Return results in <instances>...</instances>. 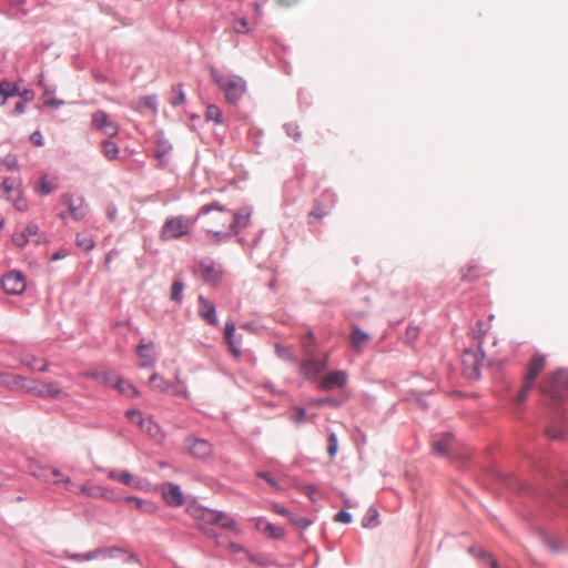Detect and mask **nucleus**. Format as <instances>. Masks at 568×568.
<instances>
[{
	"label": "nucleus",
	"instance_id": "nucleus-26",
	"mask_svg": "<svg viewBox=\"0 0 568 568\" xmlns=\"http://www.w3.org/2000/svg\"><path fill=\"white\" fill-rule=\"evenodd\" d=\"M18 94H20L18 84L7 80L0 82V105H3L9 98Z\"/></svg>",
	"mask_w": 568,
	"mask_h": 568
},
{
	"label": "nucleus",
	"instance_id": "nucleus-53",
	"mask_svg": "<svg viewBox=\"0 0 568 568\" xmlns=\"http://www.w3.org/2000/svg\"><path fill=\"white\" fill-rule=\"evenodd\" d=\"M120 378L118 375H114L112 372H101L99 383L105 386L114 387L116 379Z\"/></svg>",
	"mask_w": 568,
	"mask_h": 568
},
{
	"label": "nucleus",
	"instance_id": "nucleus-15",
	"mask_svg": "<svg viewBox=\"0 0 568 568\" xmlns=\"http://www.w3.org/2000/svg\"><path fill=\"white\" fill-rule=\"evenodd\" d=\"M252 210L250 207H242L233 213V220L230 223V230L234 235H237L241 230L250 224Z\"/></svg>",
	"mask_w": 568,
	"mask_h": 568
},
{
	"label": "nucleus",
	"instance_id": "nucleus-5",
	"mask_svg": "<svg viewBox=\"0 0 568 568\" xmlns=\"http://www.w3.org/2000/svg\"><path fill=\"white\" fill-rule=\"evenodd\" d=\"M194 274L199 275L205 284L216 286L222 281L223 268L214 261L206 258L199 262Z\"/></svg>",
	"mask_w": 568,
	"mask_h": 568
},
{
	"label": "nucleus",
	"instance_id": "nucleus-16",
	"mask_svg": "<svg viewBox=\"0 0 568 568\" xmlns=\"http://www.w3.org/2000/svg\"><path fill=\"white\" fill-rule=\"evenodd\" d=\"M108 477L120 481L129 487L142 488L143 479L132 476L129 471L122 469H111Z\"/></svg>",
	"mask_w": 568,
	"mask_h": 568
},
{
	"label": "nucleus",
	"instance_id": "nucleus-63",
	"mask_svg": "<svg viewBox=\"0 0 568 568\" xmlns=\"http://www.w3.org/2000/svg\"><path fill=\"white\" fill-rule=\"evenodd\" d=\"M547 436L550 439H561L562 438V430L558 426H550L546 430Z\"/></svg>",
	"mask_w": 568,
	"mask_h": 568
},
{
	"label": "nucleus",
	"instance_id": "nucleus-19",
	"mask_svg": "<svg viewBox=\"0 0 568 568\" xmlns=\"http://www.w3.org/2000/svg\"><path fill=\"white\" fill-rule=\"evenodd\" d=\"M65 203L68 204L69 212L74 220L80 221L85 216L88 205L84 203L82 197H67Z\"/></svg>",
	"mask_w": 568,
	"mask_h": 568
},
{
	"label": "nucleus",
	"instance_id": "nucleus-10",
	"mask_svg": "<svg viewBox=\"0 0 568 568\" xmlns=\"http://www.w3.org/2000/svg\"><path fill=\"white\" fill-rule=\"evenodd\" d=\"M185 448L195 458L205 459L213 454V446L210 442L189 436L185 438Z\"/></svg>",
	"mask_w": 568,
	"mask_h": 568
},
{
	"label": "nucleus",
	"instance_id": "nucleus-44",
	"mask_svg": "<svg viewBox=\"0 0 568 568\" xmlns=\"http://www.w3.org/2000/svg\"><path fill=\"white\" fill-rule=\"evenodd\" d=\"M419 335V327L416 325H408L404 335V342L407 345H412Z\"/></svg>",
	"mask_w": 568,
	"mask_h": 568
},
{
	"label": "nucleus",
	"instance_id": "nucleus-6",
	"mask_svg": "<svg viewBox=\"0 0 568 568\" xmlns=\"http://www.w3.org/2000/svg\"><path fill=\"white\" fill-rule=\"evenodd\" d=\"M486 359L485 353L478 345L477 349H466L463 354V364L465 374L470 379H478L480 377V367Z\"/></svg>",
	"mask_w": 568,
	"mask_h": 568
},
{
	"label": "nucleus",
	"instance_id": "nucleus-25",
	"mask_svg": "<svg viewBox=\"0 0 568 568\" xmlns=\"http://www.w3.org/2000/svg\"><path fill=\"white\" fill-rule=\"evenodd\" d=\"M9 6H10V10L9 11H6L3 12L8 18H11V19H20L22 17H26L28 16V10H26L23 8V6L26 4L27 0H7Z\"/></svg>",
	"mask_w": 568,
	"mask_h": 568
},
{
	"label": "nucleus",
	"instance_id": "nucleus-39",
	"mask_svg": "<svg viewBox=\"0 0 568 568\" xmlns=\"http://www.w3.org/2000/svg\"><path fill=\"white\" fill-rule=\"evenodd\" d=\"M12 242L16 246L23 247L29 242H32L34 244H40L41 237H37V239L26 237V235L22 232H20V233H16L12 235Z\"/></svg>",
	"mask_w": 568,
	"mask_h": 568
},
{
	"label": "nucleus",
	"instance_id": "nucleus-54",
	"mask_svg": "<svg viewBox=\"0 0 568 568\" xmlns=\"http://www.w3.org/2000/svg\"><path fill=\"white\" fill-rule=\"evenodd\" d=\"M53 187L52 185L47 181L45 176H42L39 179V185L37 187V192L44 196L52 192Z\"/></svg>",
	"mask_w": 568,
	"mask_h": 568
},
{
	"label": "nucleus",
	"instance_id": "nucleus-41",
	"mask_svg": "<svg viewBox=\"0 0 568 568\" xmlns=\"http://www.w3.org/2000/svg\"><path fill=\"white\" fill-rule=\"evenodd\" d=\"M284 130L288 136H291L294 141H300L302 139V132L300 130L298 124L295 122H290L284 124Z\"/></svg>",
	"mask_w": 568,
	"mask_h": 568
},
{
	"label": "nucleus",
	"instance_id": "nucleus-3",
	"mask_svg": "<svg viewBox=\"0 0 568 568\" xmlns=\"http://www.w3.org/2000/svg\"><path fill=\"white\" fill-rule=\"evenodd\" d=\"M546 365V357L541 354H535L527 368V373L525 374L524 382L521 385V388L516 397V402L518 404L526 400L529 392L535 385V381L539 373L545 368Z\"/></svg>",
	"mask_w": 568,
	"mask_h": 568
},
{
	"label": "nucleus",
	"instance_id": "nucleus-57",
	"mask_svg": "<svg viewBox=\"0 0 568 568\" xmlns=\"http://www.w3.org/2000/svg\"><path fill=\"white\" fill-rule=\"evenodd\" d=\"M1 163L8 169V170H16L18 168V158L16 154H7L2 160Z\"/></svg>",
	"mask_w": 568,
	"mask_h": 568
},
{
	"label": "nucleus",
	"instance_id": "nucleus-35",
	"mask_svg": "<svg viewBox=\"0 0 568 568\" xmlns=\"http://www.w3.org/2000/svg\"><path fill=\"white\" fill-rule=\"evenodd\" d=\"M102 151L105 158L109 160H115L119 155V146L109 140L102 142Z\"/></svg>",
	"mask_w": 568,
	"mask_h": 568
},
{
	"label": "nucleus",
	"instance_id": "nucleus-36",
	"mask_svg": "<svg viewBox=\"0 0 568 568\" xmlns=\"http://www.w3.org/2000/svg\"><path fill=\"white\" fill-rule=\"evenodd\" d=\"M75 243L79 247L84 250L85 252H90L94 248L95 242L90 235H81L77 234Z\"/></svg>",
	"mask_w": 568,
	"mask_h": 568
},
{
	"label": "nucleus",
	"instance_id": "nucleus-47",
	"mask_svg": "<svg viewBox=\"0 0 568 568\" xmlns=\"http://www.w3.org/2000/svg\"><path fill=\"white\" fill-rule=\"evenodd\" d=\"M213 210H216L219 212H225L226 211L224 205L220 204L219 202H212V203L203 205L200 209V211H199V213L196 215V219H199L201 215L209 214Z\"/></svg>",
	"mask_w": 568,
	"mask_h": 568
},
{
	"label": "nucleus",
	"instance_id": "nucleus-9",
	"mask_svg": "<svg viewBox=\"0 0 568 568\" xmlns=\"http://www.w3.org/2000/svg\"><path fill=\"white\" fill-rule=\"evenodd\" d=\"M29 394L51 399L67 398L68 394L57 383L37 381V388H29Z\"/></svg>",
	"mask_w": 568,
	"mask_h": 568
},
{
	"label": "nucleus",
	"instance_id": "nucleus-2",
	"mask_svg": "<svg viewBox=\"0 0 568 568\" xmlns=\"http://www.w3.org/2000/svg\"><path fill=\"white\" fill-rule=\"evenodd\" d=\"M545 398L552 402L568 400V371L559 368L540 385Z\"/></svg>",
	"mask_w": 568,
	"mask_h": 568
},
{
	"label": "nucleus",
	"instance_id": "nucleus-32",
	"mask_svg": "<svg viewBox=\"0 0 568 568\" xmlns=\"http://www.w3.org/2000/svg\"><path fill=\"white\" fill-rule=\"evenodd\" d=\"M378 511L374 507H369L362 519V526L364 528H373L378 526Z\"/></svg>",
	"mask_w": 568,
	"mask_h": 568
},
{
	"label": "nucleus",
	"instance_id": "nucleus-40",
	"mask_svg": "<svg viewBox=\"0 0 568 568\" xmlns=\"http://www.w3.org/2000/svg\"><path fill=\"white\" fill-rule=\"evenodd\" d=\"M149 382L154 385L155 388L160 389L161 392H168L169 389V382L164 379L161 375L158 373H154L150 376Z\"/></svg>",
	"mask_w": 568,
	"mask_h": 568
},
{
	"label": "nucleus",
	"instance_id": "nucleus-37",
	"mask_svg": "<svg viewBox=\"0 0 568 568\" xmlns=\"http://www.w3.org/2000/svg\"><path fill=\"white\" fill-rule=\"evenodd\" d=\"M205 116H206V120L213 121L216 124H221L223 122L222 112H221L220 108L216 106L215 104H210L206 108Z\"/></svg>",
	"mask_w": 568,
	"mask_h": 568
},
{
	"label": "nucleus",
	"instance_id": "nucleus-56",
	"mask_svg": "<svg viewBox=\"0 0 568 568\" xmlns=\"http://www.w3.org/2000/svg\"><path fill=\"white\" fill-rule=\"evenodd\" d=\"M99 550H101V556L105 558H113L116 554H125L124 549L121 547H100Z\"/></svg>",
	"mask_w": 568,
	"mask_h": 568
},
{
	"label": "nucleus",
	"instance_id": "nucleus-61",
	"mask_svg": "<svg viewBox=\"0 0 568 568\" xmlns=\"http://www.w3.org/2000/svg\"><path fill=\"white\" fill-rule=\"evenodd\" d=\"M8 200L12 201L18 211H24L27 209V202L22 199V195H12Z\"/></svg>",
	"mask_w": 568,
	"mask_h": 568
},
{
	"label": "nucleus",
	"instance_id": "nucleus-62",
	"mask_svg": "<svg viewBox=\"0 0 568 568\" xmlns=\"http://www.w3.org/2000/svg\"><path fill=\"white\" fill-rule=\"evenodd\" d=\"M257 477L264 479L267 484H270L274 488H278V484L275 478L268 471H258Z\"/></svg>",
	"mask_w": 568,
	"mask_h": 568
},
{
	"label": "nucleus",
	"instance_id": "nucleus-21",
	"mask_svg": "<svg viewBox=\"0 0 568 568\" xmlns=\"http://www.w3.org/2000/svg\"><path fill=\"white\" fill-rule=\"evenodd\" d=\"M138 355L143 359L141 363V367H153L154 366V356H153V343H144L141 341L136 348Z\"/></svg>",
	"mask_w": 568,
	"mask_h": 568
},
{
	"label": "nucleus",
	"instance_id": "nucleus-7",
	"mask_svg": "<svg viewBox=\"0 0 568 568\" xmlns=\"http://www.w3.org/2000/svg\"><path fill=\"white\" fill-rule=\"evenodd\" d=\"M1 285L3 291L10 295H20L27 287L26 277L20 271L7 273L1 280Z\"/></svg>",
	"mask_w": 568,
	"mask_h": 568
},
{
	"label": "nucleus",
	"instance_id": "nucleus-23",
	"mask_svg": "<svg viewBox=\"0 0 568 568\" xmlns=\"http://www.w3.org/2000/svg\"><path fill=\"white\" fill-rule=\"evenodd\" d=\"M171 151L172 144L163 135L158 136L155 158L159 160L161 168L165 166V158L170 154Z\"/></svg>",
	"mask_w": 568,
	"mask_h": 568
},
{
	"label": "nucleus",
	"instance_id": "nucleus-50",
	"mask_svg": "<svg viewBox=\"0 0 568 568\" xmlns=\"http://www.w3.org/2000/svg\"><path fill=\"white\" fill-rule=\"evenodd\" d=\"M49 471L52 475L54 483H64L69 490H73V488L71 487L72 481H71L70 477H64L60 470L54 469V468L50 469Z\"/></svg>",
	"mask_w": 568,
	"mask_h": 568
},
{
	"label": "nucleus",
	"instance_id": "nucleus-14",
	"mask_svg": "<svg viewBox=\"0 0 568 568\" xmlns=\"http://www.w3.org/2000/svg\"><path fill=\"white\" fill-rule=\"evenodd\" d=\"M199 315L201 318L206 321L207 324L213 326L219 325L214 304L202 295L199 296Z\"/></svg>",
	"mask_w": 568,
	"mask_h": 568
},
{
	"label": "nucleus",
	"instance_id": "nucleus-48",
	"mask_svg": "<svg viewBox=\"0 0 568 568\" xmlns=\"http://www.w3.org/2000/svg\"><path fill=\"white\" fill-rule=\"evenodd\" d=\"M290 523H292L293 525H295L297 528L300 529H306L308 528L311 525H312V520L305 518V517H301L296 514H293L290 515V518H288Z\"/></svg>",
	"mask_w": 568,
	"mask_h": 568
},
{
	"label": "nucleus",
	"instance_id": "nucleus-55",
	"mask_svg": "<svg viewBox=\"0 0 568 568\" xmlns=\"http://www.w3.org/2000/svg\"><path fill=\"white\" fill-rule=\"evenodd\" d=\"M202 519L207 524H216L219 521V511L213 509H204L201 515Z\"/></svg>",
	"mask_w": 568,
	"mask_h": 568
},
{
	"label": "nucleus",
	"instance_id": "nucleus-13",
	"mask_svg": "<svg viewBox=\"0 0 568 568\" xmlns=\"http://www.w3.org/2000/svg\"><path fill=\"white\" fill-rule=\"evenodd\" d=\"M326 368V362L308 358L300 364V372L305 379L316 378Z\"/></svg>",
	"mask_w": 568,
	"mask_h": 568
},
{
	"label": "nucleus",
	"instance_id": "nucleus-33",
	"mask_svg": "<svg viewBox=\"0 0 568 568\" xmlns=\"http://www.w3.org/2000/svg\"><path fill=\"white\" fill-rule=\"evenodd\" d=\"M184 283L180 278H175L171 285V300L178 304L183 301Z\"/></svg>",
	"mask_w": 568,
	"mask_h": 568
},
{
	"label": "nucleus",
	"instance_id": "nucleus-58",
	"mask_svg": "<svg viewBox=\"0 0 568 568\" xmlns=\"http://www.w3.org/2000/svg\"><path fill=\"white\" fill-rule=\"evenodd\" d=\"M26 237L37 239L39 236V226L36 223H29L22 231Z\"/></svg>",
	"mask_w": 568,
	"mask_h": 568
},
{
	"label": "nucleus",
	"instance_id": "nucleus-38",
	"mask_svg": "<svg viewBox=\"0 0 568 568\" xmlns=\"http://www.w3.org/2000/svg\"><path fill=\"white\" fill-rule=\"evenodd\" d=\"M172 93L174 94V97L171 99V104L173 106H179L185 102V93L181 83L172 87Z\"/></svg>",
	"mask_w": 568,
	"mask_h": 568
},
{
	"label": "nucleus",
	"instance_id": "nucleus-4",
	"mask_svg": "<svg viewBox=\"0 0 568 568\" xmlns=\"http://www.w3.org/2000/svg\"><path fill=\"white\" fill-rule=\"evenodd\" d=\"M192 221L185 216H172L165 220L160 236L163 241L180 239L187 234Z\"/></svg>",
	"mask_w": 568,
	"mask_h": 568
},
{
	"label": "nucleus",
	"instance_id": "nucleus-12",
	"mask_svg": "<svg viewBox=\"0 0 568 568\" xmlns=\"http://www.w3.org/2000/svg\"><path fill=\"white\" fill-rule=\"evenodd\" d=\"M162 496L165 503L172 507H180L184 503V496L180 486L173 483L162 485Z\"/></svg>",
	"mask_w": 568,
	"mask_h": 568
},
{
	"label": "nucleus",
	"instance_id": "nucleus-29",
	"mask_svg": "<svg viewBox=\"0 0 568 568\" xmlns=\"http://www.w3.org/2000/svg\"><path fill=\"white\" fill-rule=\"evenodd\" d=\"M21 363L29 367L31 371H38V372H47L49 368L48 362L37 358L34 356H24L21 359Z\"/></svg>",
	"mask_w": 568,
	"mask_h": 568
},
{
	"label": "nucleus",
	"instance_id": "nucleus-34",
	"mask_svg": "<svg viewBox=\"0 0 568 568\" xmlns=\"http://www.w3.org/2000/svg\"><path fill=\"white\" fill-rule=\"evenodd\" d=\"M2 189L9 199L12 195H20L19 184L11 178H6L2 182Z\"/></svg>",
	"mask_w": 568,
	"mask_h": 568
},
{
	"label": "nucleus",
	"instance_id": "nucleus-11",
	"mask_svg": "<svg viewBox=\"0 0 568 568\" xmlns=\"http://www.w3.org/2000/svg\"><path fill=\"white\" fill-rule=\"evenodd\" d=\"M348 375L345 371H334L327 374L321 382L318 387L322 390L329 392L334 388H342L347 383Z\"/></svg>",
	"mask_w": 568,
	"mask_h": 568
},
{
	"label": "nucleus",
	"instance_id": "nucleus-60",
	"mask_svg": "<svg viewBox=\"0 0 568 568\" xmlns=\"http://www.w3.org/2000/svg\"><path fill=\"white\" fill-rule=\"evenodd\" d=\"M303 491L310 497L312 501H315L320 494V489L314 485H305Z\"/></svg>",
	"mask_w": 568,
	"mask_h": 568
},
{
	"label": "nucleus",
	"instance_id": "nucleus-17",
	"mask_svg": "<svg viewBox=\"0 0 568 568\" xmlns=\"http://www.w3.org/2000/svg\"><path fill=\"white\" fill-rule=\"evenodd\" d=\"M453 442L454 435L452 433L435 435L432 442L433 450L438 455H448Z\"/></svg>",
	"mask_w": 568,
	"mask_h": 568
},
{
	"label": "nucleus",
	"instance_id": "nucleus-51",
	"mask_svg": "<svg viewBox=\"0 0 568 568\" xmlns=\"http://www.w3.org/2000/svg\"><path fill=\"white\" fill-rule=\"evenodd\" d=\"M540 535V538L542 540V542L552 551V552H558L561 547L560 545H558L557 542H555L550 536L545 531V530H541L539 532Z\"/></svg>",
	"mask_w": 568,
	"mask_h": 568
},
{
	"label": "nucleus",
	"instance_id": "nucleus-30",
	"mask_svg": "<svg viewBox=\"0 0 568 568\" xmlns=\"http://www.w3.org/2000/svg\"><path fill=\"white\" fill-rule=\"evenodd\" d=\"M329 197H332L331 194L328 193H323L321 195V197L315 202V204L313 205V209L312 211L310 212V216H314L316 219H322L324 217L325 215L328 214V209L326 206H323L322 205V202L325 201V200H328Z\"/></svg>",
	"mask_w": 568,
	"mask_h": 568
},
{
	"label": "nucleus",
	"instance_id": "nucleus-1",
	"mask_svg": "<svg viewBox=\"0 0 568 568\" xmlns=\"http://www.w3.org/2000/svg\"><path fill=\"white\" fill-rule=\"evenodd\" d=\"M211 78L224 93L229 103H237L246 91V81L240 75L222 74L215 69H211Z\"/></svg>",
	"mask_w": 568,
	"mask_h": 568
},
{
	"label": "nucleus",
	"instance_id": "nucleus-59",
	"mask_svg": "<svg viewBox=\"0 0 568 568\" xmlns=\"http://www.w3.org/2000/svg\"><path fill=\"white\" fill-rule=\"evenodd\" d=\"M125 415L130 422L136 423L138 425H140V420L144 419L143 414L139 409H129Z\"/></svg>",
	"mask_w": 568,
	"mask_h": 568
},
{
	"label": "nucleus",
	"instance_id": "nucleus-31",
	"mask_svg": "<svg viewBox=\"0 0 568 568\" xmlns=\"http://www.w3.org/2000/svg\"><path fill=\"white\" fill-rule=\"evenodd\" d=\"M114 388H116L121 394L126 395L129 397H136L140 394V392L134 385L124 382L122 378L116 379Z\"/></svg>",
	"mask_w": 568,
	"mask_h": 568
},
{
	"label": "nucleus",
	"instance_id": "nucleus-52",
	"mask_svg": "<svg viewBox=\"0 0 568 568\" xmlns=\"http://www.w3.org/2000/svg\"><path fill=\"white\" fill-rule=\"evenodd\" d=\"M140 104L155 112L158 110V98L154 94L142 97Z\"/></svg>",
	"mask_w": 568,
	"mask_h": 568
},
{
	"label": "nucleus",
	"instance_id": "nucleus-42",
	"mask_svg": "<svg viewBox=\"0 0 568 568\" xmlns=\"http://www.w3.org/2000/svg\"><path fill=\"white\" fill-rule=\"evenodd\" d=\"M207 235L212 236L214 243L219 244L226 240H229L232 235V231L229 229V231H213V230H206Z\"/></svg>",
	"mask_w": 568,
	"mask_h": 568
},
{
	"label": "nucleus",
	"instance_id": "nucleus-46",
	"mask_svg": "<svg viewBox=\"0 0 568 568\" xmlns=\"http://www.w3.org/2000/svg\"><path fill=\"white\" fill-rule=\"evenodd\" d=\"M338 449L337 436L334 432L328 433L327 438V453L331 458H334Z\"/></svg>",
	"mask_w": 568,
	"mask_h": 568
},
{
	"label": "nucleus",
	"instance_id": "nucleus-24",
	"mask_svg": "<svg viewBox=\"0 0 568 568\" xmlns=\"http://www.w3.org/2000/svg\"><path fill=\"white\" fill-rule=\"evenodd\" d=\"M557 493L551 495L554 503L560 507H568V479L562 478L561 481L556 484Z\"/></svg>",
	"mask_w": 568,
	"mask_h": 568
},
{
	"label": "nucleus",
	"instance_id": "nucleus-8",
	"mask_svg": "<svg viewBox=\"0 0 568 568\" xmlns=\"http://www.w3.org/2000/svg\"><path fill=\"white\" fill-rule=\"evenodd\" d=\"M91 125L94 130L101 131L110 138L119 133L118 124L103 110H98L92 114Z\"/></svg>",
	"mask_w": 568,
	"mask_h": 568
},
{
	"label": "nucleus",
	"instance_id": "nucleus-64",
	"mask_svg": "<svg viewBox=\"0 0 568 568\" xmlns=\"http://www.w3.org/2000/svg\"><path fill=\"white\" fill-rule=\"evenodd\" d=\"M335 521L343 523V524H349L352 521V515L351 513L346 510H339L335 515Z\"/></svg>",
	"mask_w": 568,
	"mask_h": 568
},
{
	"label": "nucleus",
	"instance_id": "nucleus-43",
	"mask_svg": "<svg viewBox=\"0 0 568 568\" xmlns=\"http://www.w3.org/2000/svg\"><path fill=\"white\" fill-rule=\"evenodd\" d=\"M462 278L473 281L479 276L478 266L476 264H469L462 268Z\"/></svg>",
	"mask_w": 568,
	"mask_h": 568
},
{
	"label": "nucleus",
	"instance_id": "nucleus-45",
	"mask_svg": "<svg viewBox=\"0 0 568 568\" xmlns=\"http://www.w3.org/2000/svg\"><path fill=\"white\" fill-rule=\"evenodd\" d=\"M219 521L215 525L221 526L224 529L233 530L236 526L235 520L226 514L219 511Z\"/></svg>",
	"mask_w": 568,
	"mask_h": 568
},
{
	"label": "nucleus",
	"instance_id": "nucleus-18",
	"mask_svg": "<svg viewBox=\"0 0 568 568\" xmlns=\"http://www.w3.org/2000/svg\"><path fill=\"white\" fill-rule=\"evenodd\" d=\"M255 528L272 539H281L284 536L283 528L268 523L264 518L255 519Z\"/></svg>",
	"mask_w": 568,
	"mask_h": 568
},
{
	"label": "nucleus",
	"instance_id": "nucleus-28",
	"mask_svg": "<svg viewBox=\"0 0 568 568\" xmlns=\"http://www.w3.org/2000/svg\"><path fill=\"white\" fill-rule=\"evenodd\" d=\"M22 382L21 375H14L9 372H0V386L9 389H18L19 383Z\"/></svg>",
	"mask_w": 568,
	"mask_h": 568
},
{
	"label": "nucleus",
	"instance_id": "nucleus-49",
	"mask_svg": "<svg viewBox=\"0 0 568 568\" xmlns=\"http://www.w3.org/2000/svg\"><path fill=\"white\" fill-rule=\"evenodd\" d=\"M232 29L235 33H247L250 31L248 22L245 18L234 19Z\"/></svg>",
	"mask_w": 568,
	"mask_h": 568
},
{
	"label": "nucleus",
	"instance_id": "nucleus-27",
	"mask_svg": "<svg viewBox=\"0 0 568 568\" xmlns=\"http://www.w3.org/2000/svg\"><path fill=\"white\" fill-rule=\"evenodd\" d=\"M369 335L362 331L357 325L353 326L349 342L355 348H361L369 342Z\"/></svg>",
	"mask_w": 568,
	"mask_h": 568
},
{
	"label": "nucleus",
	"instance_id": "nucleus-20",
	"mask_svg": "<svg viewBox=\"0 0 568 568\" xmlns=\"http://www.w3.org/2000/svg\"><path fill=\"white\" fill-rule=\"evenodd\" d=\"M224 335H225V339L230 347L231 353L235 357H240L241 356V349L239 348L240 341L235 337V324L233 321H227L225 323Z\"/></svg>",
	"mask_w": 568,
	"mask_h": 568
},
{
	"label": "nucleus",
	"instance_id": "nucleus-22",
	"mask_svg": "<svg viewBox=\"0 0 568 568\" xmlns=\"http://www.w3.org/2000/svg\"><path fill=\"white\" fill-rule=\"evenodd\" d=\"M139 427L142 432L155 440H161L164 437L161 427L151 417H144L143 420H140Z\"/></svg>",
	"mask_w": 568,
	"mask_h": 568
}]
</instances>
